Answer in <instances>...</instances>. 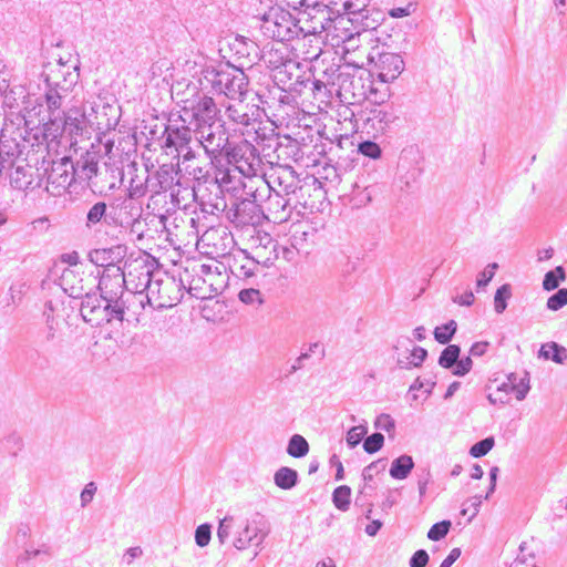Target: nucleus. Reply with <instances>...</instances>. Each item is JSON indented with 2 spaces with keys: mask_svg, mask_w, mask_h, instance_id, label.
Returning a JSON list of instances; mask_svg holds the SVG:
<instances>
[{
  "mask_svg": "<svg viewBox=\"0 0 567 567\" xmlns=\"http://www.w3.org/2000/svg\"><path fill=\"white\" fill-rule=\"evenodd\" d=\"M133 277H136L135 268L127 274L123 268L104 269L97 284L100 293L86 292L81 302L83 320L93 327H101L112 322V317L120 316L123 310L118 303L127 293L126 284H132Z\"/></svg>",
  "mask_w": 567,
  "mask_h": 567,
  "instance_id": "obj_1",
  "label": "nucleus"
},
{
  "mask_svg": "<svg viewBox=\"0 0 567 567\" xmlns=\"http://www.w3.org/2000/svg\"><path fill=\"white\" fill-rule=\"evenodd\" d=\"M137 282L134 289L147 292V303L153 309L172 308L181 302L185 285L183 279L162 271H152L144 261L135 266Z\"/></svg>",
  "mask_w": 567,
  "mask_h": 567,
  "instance_id": "obj_2",
  "label": "nucleus"
},
{
  "mask_svg": "<svg viewBox=\"0 0 567 567\" xmlns=\"http://www.w3.org/2000/svg\"><path fill=\"white\" fill-rule=\"evenodd\" d=\"M200 85L203 90L224 94L230 100L241 97L248 85L245 73L233 65L207 66L202 72Z\"/></svg>",
  "mask_w": 567,
  "mask_h": 567,
  "instance_id": "obj_3",
  "label": "nucleus"
},
{
  "mask_svg": "<svg viewBox=\"0 0 567 567\" xmlns=\"http://www.w3.org/2000/svg\"><path fill=\"white\" fill-rule=\"evenodd\" d=\"M259 28L265 37L282 43L301 33L298 18L280 7H271L262 16Z\"/></svg>",
  "mask_w": 567,
  "mask_h": 567,
  "instance_id": "obj_4",
  "label": "nucleus"
},
{
  "mask_svg": "<svg viewBox=\"0 0 567 567\" xmlns=\"http://www.w3.org/2000/svg\"><path fill=\"white\" fill-rule=\"evenodd\" d=\"M192 91L190 99L178 101V103H183L181 113L184 118L194 126V131L217 124L219 109L213 97L198 93L196 86H193Z\"/></svg>",
  "mask_w": 567,
  "mask_h": 567,
  "instance_id": "obj_5",
  "label": "nucleus"
},
{
  "mask_svg": "<svg viewBox=\"0 0 567 567\" xmlns=\"http://www.w3.org/2000/svg\"><path fill=\"white\" fill-rule=\"evenodd\" d=\"M64 64L59 63V70L48 74L45 78L47 92L45 102L50 114H60L63 100L68 96L71 87L78 82L79 74L63 71Z\"/></svg>",
  "mask_w": 567,
  "mask_h": 567,
  "instance_id": "obj_6",
  "label": "nucleus"
},
{
  "mask_svg": "<svg viewBox=\"0 0 567 567\" xmlns=\"http://www.w3.org/2000/svg\"><path fill=\"white\" fill-rule=\"evenodd\" d=\"M299 6L305 10L299 11L298 20L301 25V33L316 37L321 32L328 31V25L332 16L329 7L319 1L300 0Z\"/></svg>",
  "mask_w": 567,
  "mask_h": 567,
  "instance_id": "obj_7",
  "label": "nucleus"
},
{
  "mask_svg": "<svg viewBox=\"0 0 567 567\" xmlns=\"http://www.w3.org/2000/svg\"><path fill=\"white\" fill-rule=\"evenodd\" d=\"M227 159L245 177H254L261 167L259 151L248 141H241L234 147L226 151Z\"/></svg>",
  "mask_w": 567,
  "mask_h": 567,
  "instance_id": "obj_8",
  "label": "nucleus"
},
{
  "mask_svg": "<svg viewBox=\"0 0 567 567\" xmlns=\"http://www.w3.org/2000/svg\"><path fill=\"white\" fill-rule=\"evenodd\" d=\"M194 135V126L188 123V120L184 118L181 113L177 118H169L167 126L165 127L163 137L165 148H174L178 153L184 152L192 142Z\"/></svg>",
  "mask_w": 567,
  "mask_h": 567,
  "instance_id": "obj_9",
  "label": "nucleus"
},
{
  "mask_svg": "<svg viewBox=\"0 0 567 567\" xmlns=\"http://www.w3.org/2000/svg\"><path fill=\"white\" fill-rule=\"evenodd\" d=\"M194 136L212 159L217 158L223 152L229 151L227 148L228 134L221 125L215 124L199 128L194 131Z\"/></svg>",
  "mask_w": 567,
  "mask_h": 567,
  "instance_id": "obj_10",
  "label": "nucleus"
},
{
  "mask_svg": "<svg viewBox=\"0 0 567 567\" xmlns=\"http://www.w3.org/2000/svg\"><path fill=\"white\" fill-rule=\"evenodd\" d=\"M262 251L260 248L255 249V256L250 257L245 250L229 259L228 267L233 276L247 282L254 284V279L261 272Z\"/></svg>",
  "mask_w": 567,
  "mask_h": 567,
  "instance_id": "obj_11",
  "label": "nucleus"
},
{
  "mask_svg": "<svg viewBox=\"0 0 567 567\" xmlns=\"http://www.w3.org/2000/svg\"><path fill=\"white\" fill-rule=\"evenodd\" d=\"M368 60L374 64L377 76L382 83H391L399 78L404 70V61L398 53L377 52L369 53Z\"/></svg>",
  "mask_w": 567,
  "mask_h": 567,
  "instance_id": "obj_12",
  "label": "nucleus"
},
{
  "mask_svg": "<svg viewBox=\"0 0 567 567\" xmlns=\"http://www.w3.org/2000/svg\"><path fill=\"white\" fill-rule=\"evenodd\" d=\"M260 181L267 185L268 190H280L286 196L295 194L300 188L298 175L289 165L272 167L266 178Z\"/></svg>",
  "mask_w": 567,
  "mask_h": 567,
  "instance_id": "obj_13",
  "label": "nucleus"
},
{
  "mask_svg": "<svg viewBox=\"0 0 567 567\" xmlns=\"http://www.w3.org/2000/svg\"><path fill=\"white\" fill-rule=\"evenodd\" d=\"M73 161L70 157H63L52 163L48 172L47 189L53 195H61L72 186L73 182Z\"/></svg>",
  "mask_w": 567,
  "mask_h": 567,
  "instance_id": "obj_14",
  "label": "nucleus"
},
{
  "mask_svg": "<svg viewBox=\"0 0 567 567\" xmlns=\"http://www.w3.org/2000/svg\"><path fill=\"white\" fill-rule=\"evenodd\" d=\"M264 525L265 523L259 514L251 520H247L241 530L237 532L234 539L235 548L244 550L249 546L259 547L268 534V532L264 529Z\"/></svg>",
  "mask_w": 567,
  "mask_h": 567,
  "instance_id": "obj_15",
  "label": "nucleus"
},
{
  "mask_svg": "<svg viewBox=\"0 0 567 567\" xmlns=\"http://www.w3.org/2000/svg\"><path fill=\"white\" fill-rule=\"evenodd\" d=\"M147 303V292L142 290V288L135 289V291L128 290L124 298L118 303V307L123 310V312L117 317H112L113 320H117L120 322L130 320L131 318L138 321L140 316L142 315Z\"/></svg>",
  "mask_w": 567,
  "mask_h": 567,
  "instance_id": "obj_16",
  "label": "nucleus"
},
{
  "mask_svg": "<svg viewBox=\"0 0 567 567\" xmlns=\"http://www.w3.org/2000/svg\"><path fill=\"white\" fill-rule=\"evenodd\" d=\"M127 255V246L117 244L106 248H96L89 252V260L97 267L122 268L121 262Z\"/></svg>",
  "mask_w": 567,
  "mask_h": 567,
  "instance_id": "obj_17",
  "label": "nucleus"
},
{
  "mask_svg": "<svg viewBox=\"0 0 567 567\" xmlns=\"http://www.w3.org/2000/svg\"><path fill=\"white\" fill-rule=\"evenodd\" d=\"M290 49L287 43L275 42L264 47L261 60L271 70H280L292 64L289 58Z\"/></svg>",
  "mask_w": 567,
  "mask_h": 567,
  "instance_id": "obj_18",
  "label": "nucleus"
},
{
  "mask_svg": "<svg viewBox=\"0 0 567 567\" xmlns=\"http://www.w3.org/2000/svg\"><path fill=\"white\" fill-rule=\"evenodd\" d=\"M99 171V155L95 152H85L76 162H73V182L80 184L89 182Z\"/></svg>",
  "mask_w": 567,
  "mask_h": 567,
  "instance_id": "obj_19",
  "label": "nucleus"
},
{
  "mask_svg": "<svg viewBox=\"0 0 567 567\" xmlns=\"http://www.w3.org/2000/svg\"><path fill=\"white\" fill-rule=\"evenodd\" d=\"M352 27L353 18L346 14L331 16L327 38L330 39L333 47H340L342 41L357 32Z\"/></svg>",
  "mask_w": 567,
  "mask_h": 567,
  "instance_id": "obj_20",
  "label": "nucleus"
},
{
  "mask_svg": "<svg viewBox=\"0 0 567 567\" xmlns=\"http://www.w3.org/2000/svg\"><path fill=\"white\" fill-rule=\"evenodd\" d=\"M338 97L341 101L352 99L355 102L365 99L367 91L362 78L346 72L338 86Z\"/></svg>",
  "mask_w": 567,
  "mask_h": 567,
  "instance_id": "obj_21",
  "label": "nucleus"
},
{
  "mask_svg": "<svg viewBox=\"0 0 567 567\" xmlns=\"http://www.w3.org/2000/svg\"><path fill=\"white\" fill-rule=\"evenodd\" d=\"M285 196L280 190H269L267 209L275 223H284L290 218L289 199H286Z\"/></svg>",
  "mask_w": 567,
  "mask_h": 567,
  "instance_id": "obj_22",
  "label": "nucleus"
},
{
  "mask_svg": "<svg viewBox=\"0 0 567 567\" xmlns=\"http://www.w3.org/2000/svg\"><path fill=\"white\" fill-rule=\"evenodd\" d=\"M320 43L321 42L317 37L305 34L301 40H298L296 47H293V49L298 52L297 58L309 62L318 60L322 53Z\"/></svg>",
  "mask_w": 567,
  "mask_h": 567,
  "instance_id": "obj_23",
  "label": "nucleus"
},
{
  "mask_svg": "<svg viewBox=\"0 0 567 567\" xmlns=\"http://www.w3.org/2000/svg\"><path fill=\"white\" fill-rule=\"evenodd\" d=\"M225 114L229 121L235 124L247 126L251 122L254 114H249L248 105L245 104L240 97L233 100L231 103L226 105Z\"/></svg>",
  "mask_w": 567,
  "mask_h": 567,
  "instance_id": "obj_24",
  "label": "nucleus"
},
{
  "mask_svg": "<svg viewBox=\"0 0 567 567\" xmlns=\"http://www.w3.org/2000/svg\"><path fill=\"white\" fill-rule=\"evenodd\" d=\"M368 176L362 175L353 184L352 200L357 206H364L372 200L377 187L367 183Z\"/></svg>",
  "mask_w": 567,
  "mask_h": 567,
  "instance_id": "obj_25",
  "label": "nucleus"
},
{
  "mask_svg": "<svg viewBox=\"0 0 567 567\" xmlns=\"http://www.w3.org/2000/svg\"><path fill=\"white\" fill-rule=\"evenodd\" d=\"M61 287L65 293L74 299L81 298L83 300L86 293L82 285V279L70 269L63 271L61 276Z\"/></svg>",
  "mask_w": 567,
  "mask_h": 567,
  "instance_id": "obj_26",
  "label": "nucleus"
},
{
  "mask_svg": "<svg viewBox=\"0 0 567 567\" xmlns=\"http://www.w3.org/2000/svg\"><path fill=\"white\" fill-rule=\"evenodd\" d=\"M214 281H208L207 278H204L197 274L196 277L189 281L187 291L190 296L197 299H207L210 297L212 292H217V288L214 287Z\"/></svg>",
  "mask_w": 567,
  "mask_h": 567,
  "instance_id": "obj_27",
  "label": "nucleus"
},
{
  "mask_svg": "<svg viewBox=\"0 0 567 567\" xmlns=\"http://www.w3.org/2000/svg\"><path fill=\"white\" fill-rule=\"evenodd\" d=\"M368 114V122H373V126L379 131H384L396 118L391 110L380 106L372 107Z\"/></svg>",
  "mask_w": 567,
  "mask_h": 567,
  "instance_id": "obj_28",
  "label": "nucleus"
},
{
  "mask_svg": "<svg viewBox=\"0 0 567 567\" xmlns=\"http://www.w3.org/2000/svg\"><path fill=\"white\" fill-rule=\"evenodd\" d=\"M529 389V378L528 373L526 372L525 375L519 379L518 383H507V381L503 382L497 386L496 392L499 393V395H503L502 393H504L505 398H507L508 393L514 392L516 399L522 401L526 398Z\"/></svg>",
  "mask_w": 567,
  "mask_h": 567,
  "instance_id": "obj_29",
  "label": "nucleus"
},
{
  "mask_svg": "<svg viewBox=\"0 0 567 567\" xmlns=\"http://www.w3.org/2000/svg\"><path fill=\"white\" fill-rule=\"evenodd\" d=\"M62 125L61 126L64 133H68L70 136L80 135L84 127V114L79 111H69L68 113H63Z\"/></svg>",
  "mask_w": 567,
  "mask_h": 567,
  "instance_id": "obj_30",
  "label": "nucleus"
},
{
  "mask_svg": "<svg viewBox=\"0 0 567 567\" xmlns=\"http://www.w3.org/2000/svg\"><path fill=\"white\" fill-rule=\"evenodd\" d=\"M414 467L413 458L410 455H401L392 461L390 475L394 480H404Z\"/></svg>",
  "mask_w": 567,
  "mask_h": 567,
  "instance_id": "obj_31",
  "label": "nucleus"
},
{
  "mask_svg": "<svg viewBox=\"0 0 567 567\" xmlns=\"http://www.w3.org/2000/svg\"><path fill=\"white\" fill-rule=\"evenodd\" d=\"M427 357V351L422 347H414L408 357L398 358L396 364L400 369L410 370L422 365Z\"/></svg>",
  "mask_w": 567,
  "mask_h": 567,
  "instance_id": "obj_32",
  "label": "nucleus"
},
{
  "mask_svg": "<svg viewBox=\"0 0 567 567\" xmlns=\"http://www.w3.org/2000/svg\"><path fill=\"white\" fill-rule=\"evenodd\" d=\"M539 357L545 360L550 359L556 363L564 364L567 361V349L556 342H549L542 346Z\"/></svg>",
  "mask_w": 567,
  "mask_h": 567,
  "instance_id": "obj_33",
  "label": "nucleus"
},
{
  "mask_svg": "<svg viewBox=\"0 0 567 567\" xmlns=\"http://www.w3.org/2000/svg\"><path fill=\"white\" fill-rule=\"evenodd\" d=\"M274 482L281 489H291L298 483V473L296 470L282 466L275 473Z\"/></svg>",
  "mask_w": 567,
  "mask_h": 567,
  "instance_id": "obj_34",
  "label": "nucleus"
},
{
  "mask_svg": "<svg viewBox=\"0 0 567 567\" xmlns=\"http://www.w3.org/2000/svg\"><path fill=\"white\" fill-rule=\"evenodd\" d=\"M62 117L60 114H51L49 121L44 124L43 135L49 142H54L64 134Z\"/></svg>",
  "mask_w": 567,
  "mask_h": 567,
  "instance_id": "obj_35",
  "label": "nucleus"
},
{
  "mask_svg": "<svg viewBox=\"0 0 567 567\" xmlns=\"http://www.w3.org/2000/svg\"><path fill=\"white\" fill-rule=\"evenodd\" d=\"M309 452V444L307 440L300 434H293L287 446V453L296 458L303 457Z\"/></svg>",
  "mask_w": 567,
  "mask_h": 567,
  "instance_id": "obj_36",
  "label": "nucleus"
},
{
  "mask_svg": "<svg viewBox=\"0 0 567 567\" xmlns=\"http://www.w3.org/2000/svg\"><path fill=\"white\" fill-rule=\"evenodd\" d=\"M346 72L340 71V66L336 64H331L327 68L319 78L315 80H321L324 84H327L333 91H338L339 83H341V76L344 75Z\"/></svg>",
  "mask_w": 567,
  "mask_h": 567,
  "instance_id": "obj_37",
  "label": "nucleus"
},
{
  "mask_svg": "<svg viewBox=\"0 0 567 567\" xmlns=\"http://www.w3.org/2000/svg\"><path fill=\"white\" fill-rule=\"evenodd\" d=\"M312 93L315 99L323 104H329L333 96H338V91H333V89H330L321 80H313Z\"/></svg>",
  "mask_w": 567,
  "mask_h": 567,
  "instance_id": "obj_38",
  "label": "nucleus"
},
{
  "mask_svg": "<svg viewBox=\"0 0 567 567\" xmlns=\"http://www.w3.org/2000/svg\"><path fill=\"white\" fill-rule=\"evenodd\" d=\"M382 462H383L382 460L377 461V462H372L371 464H369L368 466H365L363 468L362 477H363V481H364V485L360 489V495H367V494H369L370 492H372L374 489V487L370 483L373 481L374 474L380 471L379 465ZM384 467H385V465L382 464L381 470H383Z\"/></svg>",
  "mask_w": 567,
  "mask_h": 567,
  "instance_id": "obj_39",
  "label": "nucleus"
},
{
  "mask_svg": "<svg viewBox=\"0 0 567 567\" xmlns=\"http://www.w3.org/2000/svg\"><path fill=\"white\" fill-rule=\"evenodd\" d=\"M175 175H177V171L174 165H162L156 172L159 189L165 192L171 188L174 184Z\"/></svg>",
  "mask_w": 567,
  "mask_h": 567,
  "instance_id": "obj_40",
  "label": "nucleus"
},
{
  "mask_svg": "<svg viewBox=\"0 0 567 567\" xmlns=\"http://www.w3.org/2000/svg\"><path fill=\"white\" fill-rule=\"evenodd\" d=\"M566 279V272L564 267L557 266L554 270L545 274L543 280V288L547 291H551L558 288L559 284Z\"/></svg>",
  "mask_w": 567,
  "mask_h": 567,
  "instance_id": "obj_41",
  "label": "nucleus"
},
{
  "mask_svg": "<svg viewBox=\"0 0 567 567\" xmlns=\"http://www.w3.org/2000/svg\"><path fill=\"white\" fill-rule=\"evenodd\" d=\"M351 499V488L347 485H341L333 491L332 501L334 506L340 511H348Z\"/></svg>",
  "mask_w": 567,
  "mask_h": 567,
  "instance_id": "obj_42",
  "label": "nucleus"
},
{
  "mask_svg": "<svg viewBox=\"0 0 567 567\" xmlns=\"http://www.w3.org/2000/svg\"><path fill=\"white\" fill-rule=\"evenodd\" d=\"M461 349L456 344H449L439 358V364L442 368L450 369L455 365L460 357Z\"/></svg>",
  "mask_w": 567,
  "mask_h": 567,
  "instance_id": "obj_43",
  "label": "nucleus"
},
{
  "mask_svg": "<svg viewBox=\"0 0 567 567\" xmlns=\"http://www.w3.org/2000/svg\"><path fill=\"white\" fill-rule=\"evenodd\" d=\"M238 299L248 306L258 307L265 302V299L259 289L256 288H245L241 289L238 293Z\"/></svg>",
  "mask_w": 567,
  "mask_h": 567,
  "instance_id": "obj_44",
  "label": "nucleus"
},
{
  "mask_svg": "<svg viewBox=\"0 0 567 567\" xmlns=\"http://www.w3.org/2000/svg\"><path fill=\"white\" fill-rule=\"evenodd\" d=\"M512 297V287L508 284L501 286L494 296V309L497 313H503L507 308V300Z\"/></svg>",
  "mask_w": 567,
  "mask_h": 567,
  "instance_id": "obj_45",
  "label": "nucleus"
},
{
  "mask_svg": "<svg viewBox=\"0 0 567 567\" xmlns=\"http://www.w3.org/2000/svg\"><path fill=\"white\" fill-rule=\"evenodd\" d=\"M457 324L454 320H450L447 323L436 327L434 330V338L441 344H446L451 341L454 333L456 332Z\"/></svg>",
  "mask_w": 567,
  "mask_h": 567,
  "instance_id": "obj_46",
  "label": "nucleus"
},
{
  "mask_svg": "<svg viewBox=\"0 0 567 567\" xmlns=\"http://www.w3.org/2000/svg\"><path fill=\"white\" fill-rule=\"evenodd\" d=\"M107 206L104 202L95 203L86 214V227L92 228L96 224L101 223L103 217L106 215Z\"/></svg>",
  "mask_w": 567,
  "mask_h": 567,
  "instance_id": "obj_47",
  "label": "nucleus"
},
{
  "mask_svg": "<svg viewBox=\"0 0 567 567\" xmlns=\"http://www.w3.org/2000/svg\"><path fill=\"white\" fill-rule=\"evenodd\" d=\"M31 184L30 176L23 167H17L10 176V185L19 190H24Z\"/></svg>",
  "mask_w": 567,
  "mask_h": 567,
  "instance_id": "obj_48",
  "label": "nucleus"
},
{
  "mask_svg": "<svg viewBox=\"0 0 567 567\" xmlns=\"http://www.w3.org/2000/svg\"><path fill=\"white\" fill-rule=\"evenodd\" d=\"M369 0H346L344 9L346 16L358 19L357 17H364L363 12L367 11V4Z\"/></svg>",
  "mask_w": 567,
  "mask_h": 567,
  "instance_id": "obj_49",
  "label": "nucleus"
},
{
  "mask_svg": "<svg viewBox=\"0 0 567 567\" xmlns=\"http://www.w3.org/2000/svg\"><path fill=\"white\" fill-rule=\"evenodd\" d=\"M494 444L495 440L493 436L481 440L471 447L470 454L473 457H482L493 449Z\"/></svg>",
  "mask_w": 567,
  "mask_h": 567,
  "instance_id": "obj_50",
  "label": "nucleus"
},
{
  "mask_svg": "<svg viewBox=\"0 0 567 567\" xmlns=\"http://www.w3.org/2000/svg\"><path fill=\"white\" fill-rule=\"evenodd\" d=\"M567 305V288H561L547 300V308L557 311Z\"/></svg>",
  "mask_w": 567,
  "mask_h": 567,
  "instance_id": "obj_51",
  "label": "nucleus"
},
{
  "mask_svg": "<svg viewBox=\"0 0 567 567\" xmlns=\"http://www.w3.org/2000/svg\"><path fill=\"white\" fill-rule=\"evenodd\" d=\"M384 444V436L381 433H373L363 442V449L367 453L373 454L381 450Z\"/></svg>",
  "mask_w": 567,
  "mask_h": 567,
  "instance_id": "obj_52",
  "label": "nucleus"
},
{
  "mask_svg": "<svg viewBox=\"0 0 567 567\" xmlns=\"http://www.w3.org/2000/svg\"><path fill=\"white\" fill-rule=\"evenodd\" d=\"M482 502H483L482 495H475L473 497H470L467 501H465L463 503V508H462L461 514L463 516L468 514L470 519H472L473 517H475L477 515Z\"/></svg>",
  "mask_w": 567,
  "mask_h": 567,
  "instance_id": "obj_53",
  "label": "nucleus"
},
{
  "mask_svg": "<svg viewBox=\"0 0 567 567\" xmlns=\"http://www.w3.org/2000/svg\"><path fill=\"white\" fill-rule=\"evenodd\" d=\"M450 527H451L450 520H442L440 523H436L430 528V530L427 533V537L431 540H440L447 535Z\"/></svg>",
  "mask_w": 567,
  "mask_h": 567,
  "instance_id": "obj_54",
  "label": "nucleus"
},
{
  "mask_svg": "<svg viewBox=\"0 0 567 567\" xmlns=\"http://www.w3.org/2000/svg\"><path fill=\"white\" fill-rule=\"evenodd\" d=\"M367 434V427L363 425L352 426L347 433V444L349 447H355L362 437Z\"/></svg>",
  "mask_w": 567,
  "mask_h": 567,
  "instance_id": "obj_55",
  "label": "nucleus"
},
{
  "mask_svg": "<svg viewBox=\"0 0 567 567\" xmlns=\"http://www.w3.org/2000/svg\"><path fill=\"white\" fill-rule=\"evenodd\" d=\"M233 529V517L226 516L224 519L219 522V526L217 528V538L220 544H225L231 533Z\"/></svg>",
  "mask_w": 567,
  "mask_h": 567,
  "instance_id": "obj_56",
  "label": "nucleus"
},
{
  "mask_svg": "<svg viewBox=\"0 0 567 567\" xmlns=\"http://www.w3.org/2000/svg\"><path fill=\"white\" fill-rule=\"evenodd\" d=\"M359 152L362 155L368 156L373 159L379 158L382 153L380 146L372 141H364L362 143H360Z\"/></svg>",
  "mask_w": 567,
  "mask_h": 567,
  "instance_id": "obj_57",
  "label": "nucleus"
},
{
  "mask_svg": "<svg viewBox=\"0 0 567 567\" xmlns=\"http://www.w3.org/2000/svg\"><path fill=\"white\" fill-rule=\"evenodd\" d=\"M212 536L210 525L202 524L195 530V542L199 547H205L209 544Z\"/></svg>",
  "mask_w": 567,
  "mask_h": 567,
  "instance_id": "obj_58",
  "label": "nucleus"
},
{
  "mask_svg": "<svg viewBox=\"0 0 567 567\" xmlns=\"http://www.w3.org/2000/svg\"><path fill=\"white\" fill-rule=\"evenodd\" d=\"M498 268L496 262L487 265V267L478 275L476 280L477 288H484L494 278L495 270Z\"/></svg>",
  "mask_w": 567,
  "mask_h": 567,
  "instance_id": "obj_59",
  "label": "nucleus"
},
{
  "mask_svg": "<svg viewBox=\"0 0 567 567\" xmlns=\"http://www.w3.org/2000/svg\"><path fill=\"white\" fill-rule=\"evenodd\" d=\"M473 361L471 357H464L462 359H457V362L455 363V368L453 370V374L457 377H463L466 373H468L472 369Z\"/></svg>",
  "mask_w": 567,
  "mask_h": 567,
  "instance_id": "obj_60",
  "label": "nucleus"
},
{
  "mask_svg": "<svg viewBox=\"0 0 567 567\" xmlns=\"http://www.w3.org/2000/svg\"><path fill=\"white\" fill-rule=\"evenodd\" d=\"M429 554L424 549L416 550L410 558V567H425L429 563Z\"/></svg>",
  "mask_w": 567,
  "mask_h": 567,
  "instance_id": "obj_61",
  "label": "nucleus"
},
{
  "mask_svg": "<svg viewBox=\"0 0 567 567\" xmlns=\"http://www.w3.org/2000/svg\"><path fill=\"white\" fill-rule=\"evenodd\" d=\"M260 245H262L264 249H268V248L271 249L270 255H272V256L265 257V260L262 261L265 265L268 261H271L277 258V252H276L277 243L269 235H265L264 237H260Z\"/></svg>",
  "mask_w": 567,
  "mask_h": 567,
  "instance_id": "obj_62",
  "label": "nucleus"
},
{
  "mask_svg": "<svg viewBox=\"0 0 567 567\" xmlns=\"http://www.w3.org/2000/svg\"><path fill=\"white\" fill-rule=\"evenodd\" d=\"M233 172H235L234 169H227L225 172H220L218 176H216V182L219 184V186L229 192L230 189H236V187L234 186H230L229 184L231 183L233 181Z\"/></svg>",
  "mask_w": 567,
  "mask_h": 567,
  "instance_id": "obj_63",
  "label": "nucleus"
},
{
  "mask_svg": "<svg viewBox=\"0 0 567 567\" xmlns=\"http://www.w3.org/2000/svg\"><path fill=\"white\" fill-rule=\"evenodd\" d=\"M374 426L377 429L390 432L394 429L395 424L394 420L389 414H380L374 422Z\"/></svg>",
  "mask_w": 567,
  "mask_h": 567,
  "instance_id": "obj_64",
  "label": "nucleus"
}]
</instances>
